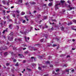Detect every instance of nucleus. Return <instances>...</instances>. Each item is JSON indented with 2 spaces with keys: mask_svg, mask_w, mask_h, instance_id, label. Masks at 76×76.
<instances>
[{
  "mask_svg": "<svg viewBox=\"0 0 76 76\" xmlns=\"http://www.w3.org/2000/svg\"><path fill=\"white\" fill-rule=\"evenodd\" d=\"M13 36H14V34L13 32H11L9 34V36H8V40L11 41H12L13 40Z\"/></svg>",
  "mask_w": 76,
  "mask_h": 76,
  "instance_id": "obj_1",
  "label": "nucleus"
},
{
  "mask_svg": "<svg viewBox=\"0 0 76 76\" xmlns=\"http://www.w3.org/2000/svg\"><path fill=\"white\" fill-rule=\"evenodd\" d=\"M64 2H65L64 1L61 0V3L62 7H64L66 6V4L64 3Z\"/></svg>",
  "mask_w": 76,
  "mask_h": 76,
  "instance_id": "obj_2",
  "label": "nucleus"
},
{
  "mask_svg": "<svg viewBox=\"0 0 76 76\" xmlns=\"http://www.w3.org/2000/svg\"><path fill=\"white\" fill-rule=\"evenodd\" d=\"M8 48L6 47V46H4L3 47L0 48V50H6V49H7Z\"/></svg>",
  "mask_w": 76,
  "mask_h": 76,
  "instance_id": "obj_3",
  "label": "nucleus"
},
{
  "mask_svg": "<svg viewBox=\"0 0 76 76\" xmlns=\"http://www.w3.org/2000/svg\"><path fill=\"white\" fill-rule=\"evenodd\" d=\"M58 5H60V3H59V4H56L55 5V10H57V9H58Z\"/></svg>",
  "mask_w": 76,
  "mask_h": 76,
  "instance_id": "obj_4",
  "label": "nucleus"
},
{
  "mask_svg": "<svg viewBox=\"0 0 76 76\" xmlns=\"http://www.w3.org/2000/svg\"><path fill=\"white\" fill-rule=\"evenodd\" d=\"M18 41H19L20 42L22 41V39H21V38H20L19 39H15V41H16L17 42Z\"/></svg>",
  "mask_w": 76,
  "mask_h": 76,
  "instance_id": "obj_5",
  "label": "nucleus"
},
{
  "mask_svg": "<svg viewBox=\"0 0 76 76\" xmlns=\"http://www.w3.org/2000/svg\"><path fill=\"white\" fill-rule=\"evenodd\" d=\"M24 38H25V40L27 42V40H29V37H28L27 38L26 37H24Z\"/></svg>",
  "mask_w": 76,
  "mask_h": 76,
  "instance_id": "obj_6",
  "label": "nucleus"
},
{
  "mask_svg": "<svg viewBox=\"0 0 76 76\" xmlns=\"http://www.w3.org/2000/svg\"><path fill=\"white\" fill-rule=\"evenodd\" d=\"M18 56H19V57L20 58H22V57H24V56H23V55H20V54H18Z\"/></svg>",
  "mask_w": 76,
  "mask_h": 76,
  "instance_id": "obj_7",
  "label": "nucleus"
},
{
  "mask_svg": "<svg viewBox=\"0 0 76 76\" xmlns=\"http://www.w3.org/2000/svg\"><path fill=\"white\" fill-rule=\"evenodd\" d=\"M68 7L69 8L70 10H72V9H74V7H70V5H69Z\"/></svg>",
  "mask_w": 76,
  "mask_h": 76,
  "instance_id": "obj_8",
  "label": "nucleus"
},
{
  "mask_svg": "<svg viewBox=\"0 0 76 76\" xmlns=\"http://www.w3.org/2000/svg\"><path fill=\"white\" fill-rule=\"evenodd\" d=\"M54 29L53 28V27L51 29H49V31H50V32H51V31H53V30H54Z\"/></svg>",
  "mask_w": 76,
  "mask_h": 76,
  "instance_id": "obj_9",
  "label": "nucleus"
},
{
  "mask_svg": "<svg viewBox=\"0 0 76 76\" xmlns=\"http://www.w3.org/2000/svg\"><path fill=\"white\" fill-rule=\"evenodd\" d=\"M7 52H6L4 53V55L5 56H7Z\"/></svg>",
  "mask_w": 76,
  "mask_h": 76,
  "instance_id": "obj_10",
  "label": "nucleus"
},
{
  "mask_svg": "<svg viewBox=\"0 0 76 76\" xmlns=\"http://www.w3.org/2000/svg\"><path fill=\"white\" fill-rule=\"evenodd\" d=\"M25 13L24 12H22L21 13V15H25Z\"/></svg>",
  "mask_w": 76,
  "mask_h": 76,
  "instance_id": "obj_11",
  "label": "nucleus"
},
{
  "mask_svg": "<svg viewBox=\"0 0 76 76\" xmlns=\"http://www.w3.org/2000/svg\"><path fill=\"white\" fill-rule=\"evenodd\" d=\"M15 66H16L17 67H18L19 66V65L18 64V62H17L16 64L15 65Z\"/></svg>",
  "mask_w": 76,
  "mask_h": 76,
  "instance_id": "obj_12",
  "label": "nucleus"
},
{
  "mask_svg": "<svg viewBox=\"0 0 76 76\" xmlns=\"http://www.w3.org/2000/svg\"><path fill=\"white\" fill-rule=\"evenodd\" d=\"M10 0H8L7 2V5H9V3H10Z\"/></svg>",
  "mask_w": 76,
  "mask_h": 76,
  "instance_id": "obj_13",
  "label": "nucleus"
},
{
  "mask_svg": "<svg viewBox=\"0 0 76 76\" xmlns=\"http://www.w3.org/2000/svg\"><path fill=\"white\" fill-rule=\"evenodd\" d=\"M12 25L10 24L9 25V28L10 29H12Z\"/></svg>",
  "mask_w": 76,
  "mask_h": 76,
  "instance_id": "obj_14",
  "label": "nucleus"
},
{
  "mask_svg": "<svg viewBox=\"0 0 76 76\" xmlns=\"http://www.w3.org/2000/svg\"><path fill=\"white\" fill-rule=\"evenodd\" d=\"M60 28H61V31H64V28L63 27H60Z\"/></svg>",
  "mask_w": 76,
  "mask_h": 76,
  "instance_id": "obj_15",
  "label": "nucleus"
},
{
  "mask_svg": "<svg viewBox=\"0 0 76 76\" xmlns=\"http://www.w3.org/2000/svg\"><path fill=\"white\" fill-rule=\"evenodd\" d=\"M52 3H49L48 4V6H52Z\"/></svg>",
  "mask_w": 76,
  "mask_h": 76,
  "instance_id": "obj_16",
  "label": "nucleus"
},
{
  "mask_svg": "<svg viewBox=\"0 0 76 76\" xmlns=\"http://www.w3.org/2000/svg\"><path fill=\"white\" fill-rule=\"evenodd\" d=\"M72 22H70L69 23H68L67 25L69 26L70 25H72Z\"/></svg>",
  "mask_w": 76,
  "mask_h": 76,
  "instance_id": "obj_17",
  "label": "nucleus"
},
{
  "mask_svg": "<svg viewBox=\"0 0 76 76\" xmlns=\"http://www.w3.org/2000/svg\"><path fill=\"white\" fill-rule=\"evenodd\" d=\"M66 55L65 54H61V56H60V57H64V56H65Z\"/></svg>",
  "mask_w": 76,
  "mask_h": 76,
  "instance_id": "obj_18",
  "label": "nucleus"
},
{
  "mask_svg": "<svg viewBox=\"0 0 76 76\" xmlns=\"http://www.w3.org/2000/svg\"><path fill=\"white\" fill-rule=\"evenodd\" d=\"M56 46H57L56 44H54L52 46V47H56Z\"/></svg>",
  "mask_w": 76,
  "mask_h": 76,
  "instance_id": "obj_19",
  "label": "nucleus"
},
{
  "mask_svg": "<svg viewBox=\"0 0 76 76\" xmlns=\"http://www.w3.org/2000/svg\"><path fill=\"white\" fill-rule=\"evenodd\" d=\"M67 3H69V4H71V1H70L68 0L67 1Z\"/></svg>",
  "mask_w": 76,
  "mask_h": 76,
  "instance_id": "obj_20",
  "label": "nucleus"
},
{
  "mask_svg": "<svg viewBox=\"0 0 76 76\" xmlns=\"http://www.w3.org/2000/svg\"><path fill=\"white\" fill-rule=\"evenodd\" d=\"M65 71L66 72H69V69L67 70V69H65Z\"/></svg>",
  "mask_w": 76,
  "mask_h": 76,
  "instance_id": "obj_21",
  "label": "nucleus"
},
{
  "mask_svg": "<svg viewBox=\"0 0 76 76\" xmlns=\"http://www.w3.org/2000/svg\"><path fill=\"white\" fill-rule=\"evenodd\" d=\"M38 69L39 70H41V67H40L39 66L38 67Z\"/></svg>",
  "mask_w": 76,
  "mask_h": 76,
  "instance_id": "obj_22",
  "label": "nucleus"
},
{
  "mask_svg": "<svg viewBox=\"0 0 76 76\" xmlns=\"http://www.w3.org/2000/svg\"><path fill=\"white\" fill-rule=\"evenodd\" d=\"M17 19H15V23H17Z\"/></svg>",
  "mask_w": 76,
  "mask_h": 76,
  "instance_id": "obj_23",
  "label": "nucleus"
},
{
  "mask_svg": "<svg viewBox=\"0 0 76 76\" xmlns=\"http://www.w3.org/2000/svg\"><path fill=\"white\" fill-rule=\"evenodd\" d=\"M41 16V15H38V18H39Z\"/></svg>",
  "mask_w": 76,
  "mask_h": 76,
  "instance_id": "obj_24",
  "label": "nucleus"
},
{
  "mask_svg": "<svg viewBox=\"0 0 76 76\" xmlns=\"http://www.w3.org/2000/svg\"><path fill=\"white\" fill-rule=\"evenodd\" d=\"M18 2H20V3H22V0H19Z\"/></svg>",
  "mask_w": 76,
  "mask_h": 76,
  "instance_id": "obj_25",
  "label": "nucleus"
},
{
  "mask_svg": "<svg viewBox=\"0 0 76 76\" xmlns=\"http://www.w3.org/2000/svg\"><path fill=\"white\" fill-rule=\"evenodd\" d=\"M73 22H74V23H76V20H73Z\"/></svg>",
  "mask_w": 76,
  "mask_h": 76,
  "instance_id": "obj_26",
  "label": "nucleus"
},
{
  "mask_svg": "<svg viewBox=\"0 0 76 76\" xmlns=\"http://www.w3.org/2000/svg\"><path fill=\"white\" fill-rule=\"evenodd\" d=\"M2 2L4 4H6L5 2H4V1H2Z\"/></svg>",
  "mask_w": 76,
  "mask_h": 76,
  "instance_id": "obj_27",
  "label": "nucleus"
},
{
  "mask_svg": "<svg viewBox=\"0 0 76 76\" xmlns=\"http://www.w3.org/2000/svg\"><path fill=\"white\" fill-rule=\"evenodd\" d=\"M44 41V39H42L40 40V42H42Z\"/></svg>",
  "mask_w": 76,
  "mask_h": 76,
  "instance_id": "obj_28",
  "label": "nucleus"
},
{
  "mask_svg": "<svg viewBox=\"0 0 76 76\" xmlns=\"http://www.w3.org/2000/svg\"><path fill=\"white\" fill-rule=\"evenodd\" d=\"M51 46V44L49 43L48 44V47H50V46Z\"/></svg>",
  "mask_w": 76,
  "mask_h": 76,
  "instance_id": "obj_29",
  "label": "nucleus"
},
{
  "mask_svg": "<svg viewBox=\"0 0 76 76\" xmlns=\"http://www.w3.org/2000/svg\"><path fill=\"white\" fill-rule=\"evenodd\" d=\"M12 16L14 17V18H15V14H12Z\"/></svg>",
  "mask_w": 76,
  "mask_h": 76,
  "instance_id": "obj_30",
  "label": "nucleus"
},
{
  "mask_svg": "<svg viewBox=\"0 0 76 76\" xmlns=\"http://www.w3.org/2000/svg\"><path fill=\"white\" fill-rule=\"evenodd\" d=\"M5 10H3V13H4V15H5Z\"/></svg>",
  "mask_w": 76,
  "mask_h": 76,
  "instance_id": "obj_31",
  "label": "nucleus"
},
{
  "mask_svg": "<svg viewBox=\"0 0 76 76\" xmlns=\"http://www.w3.org/2000/svg\"><path fill=\"white\" fill-rule=\"evenodd\" d=\"M60 70H59V69H57L56 70V72H58V71H59Z\"/></svg>",
  "mask_w": 76,
  "mask_h": 76,
  "instance_id": "obj_32",
  "label": "nucleus"
},
{
  "mask_svg": "<svg viewBox=\"0 0 76 76\" xmlns=\"http://www.w3.org/2000/svg\"><path fill=\"white\" fill-rule=\"evenodd\" d=\"M36 3L34 2H32V4H36Z\"/></svg>",
  "mask_w": 76,
  "mask_h": 76,
  "instance_id": "obj_33",
  "label": "nucleus"
},
{
  "mask_svg": "<svg viewBox=\"0 0 76 76\" xmlns=\"http://www.w3.org/2000/svg\"><path fill=\"white\" fill-rule=\"evenodd\" d=\"M26 62V61L24 60L23 61V63H25Z\"/></svg>",
  "mask_w": 76,
  "mask_h": 76,
  "instance_id": "obj_34",
  "label": "nucleus"
},
{
  "mask_svg": "<svg viewBox=\"0 0 76 76\" xmlns=\"http://www.w3.org/2000/svg\"><path fill=\"white\" fill-rule=\"evenodd\" d=\"M25 22H26V21L25 20H24L23 21V23H25Z\"/></svg>",
  "mask_w": 76,
  "mask_h": 76,
  "instance_id": "obj_35",
  "label": "nucleus"
},
{
  "mask_svg": "<svg viewBox=\"0 0 76 76\" xmlns=\"http://www.w3.org/2000/svg\"><path fill=\"white\" fill-rule=\"evenodd\" d=\"M6 30H4L3 32V34H4V33L5 32H6Z\"/></svg>",
  "mask_w": 76,
  "mask_h": 76,
  "instance_id": "obj_36",
  "label": "nucleus"
},
{
  "mask_svg": "<svg viewBox=\"0 0 76 76\" xmlns=\"http://www.w3.org/2000/svg\"><path fill=\"white\" fill-rule=\"evenodd\" d=\"M27 70H28V71H31V69L29 68H27Z\"/></svg>",
  "mask_w": 76,
  "mask_h": 76,
  "instance_id": "obj_37",
  "label": "nucleus"
},
{
  "mask_svg": "<svg viewBox=\"0 0 76 76\" xmlns=\"http://www.w3.org/2000/svg\"><path fill=\"white\" fill-rule=\"evenodd\" d=\"M9 64H9V63H7V64H6V66H9Z\"/></svg>",
  "mask_w": 76,
  "mask_h": 76,
  "instance_id": "obj_38",
  "label": "nucleus"
},
{
  "mask_svg": "<svg viewBox=\"0 0 76 76\" xmlns=\"http://www.w3.org/2000/svg\"><path fill=\"white\" fill-rule=\"evenodd\" d=\"M35 30H36V31H38V30H39V29H37V28H35Z\"/></svg>",
  "mask_w": 76,
  "mask_h": 76,
  "instance_id": "obj_39",
  "label": "nucleus"
},
{
  "mask_svg": "<svg viewBox=\"0 0 76 76\" xmlns=\"http://www.w3.org/2000/svg\"><path fill=\"white\" fill-rule=\"evenodd\" d=\"M17 13H19V11H18V10H17L16 11Z\"/></svg>",
  "mask_w": 76,
  "mask_h": 76,
  "instance_id": "obj_40",
  "label": "nucleus"
},
{
  "mask_svg": "<svg viewBox=\"0 0 76 76\" xmlns=\"http://www.w3.org/2000/svg\"><path fill=\"white\" fill-rule=\"evenodd\" d=\"M52 21H54V22H56V19H54V20H52Z\"/></svg>",
  "mask_w": 76,
  "mask_h": 76,
  "instance_id": "obj_41",
  "label": "nucleus"
},
{
  "mask_svg": "<svg viewBox=\"0 0 76 76\" xmlns=\"http://www.w3.org/2000/svg\"><path fill=\"white\" fill-rule=\"evenodd\" d=\"M42 67H43V68H45V67H47V66H42Z\"/></svg>",
  "mask_w": 76,
  "mask_h": 76,
  "instance_id": "obj_42",
  "label": "nucleus"
},
{
  "mask_svg": "<svg viewBox=\"0 0 76 76\" xmlns=\"http://www.w3.org/2000/svg\"><path fill=\"white\" fill-rule=\"evenodd\" d=\"M65 10H62V12H65Z\"/></svg>",
  "mask_w": 76,
  "mask_h": 76,
  "instance_id": "obj_43",
  "label": "nucleus"
},
{
  "mask_svg": "<svg viewBox=\"0 0 76 76\" xmlns=\"http://www.w3.org/2000/svg\"><path fill=\"white\" fill-rule=\"evenodd\" d=\"M13 61H14V62H16V60L14 59L13 60Z\"/></svg>",
  "mask_w": 76,
  "mask_h": 76,
  "instance_id": "obj_44",
  "label": "nucleus"
},
{
  "mask_svg": "<svg viewBox=\"0 0 76 76\" xmlns=\"http://www.w3.org/2000/svg\"><path fill=\"white\" fill-rule=\"evenodd\" d=\"M0 25L1 26H2V25H3V23H1L0 24Z\"/></svg>",
  "mask_w": 76,
  "mask_h": 76,
  "instance_id": "obj_45",
  "label": "nucleus"
},
{
  "mask_svg": "<svg viewBox=\"0 0 76 76\" xmlns=\"http://www.w3.org/2000/svg\"><path fill=\"white\" fill-rule=\"evenodd\" d=\"M7 19H9V16H7Z\"/></svg>",
  "mask_w": 76,
  "mask_h": 76,
  "instance_id": "obj_46",
  "label": "nucleus"
},
{
  "mask_svg": "<svg viewBox=\"0 0 76 76\" xmlns=\"http://www.w3.org/2000/svg\"><path fill=\"white\" fill-rule=\"evenodd\" d=\"M17 16L18 18V17H19V14H17Z\"/></svg>",
  "mask_w": 76,
  "mask_h": 76,
  "instance_id": "obj_47",
  "label": "nucleus"
},
{
  "mask_svg": "<svg viewBox=\"0 0 76 76\" xmlns=\"http://www.w3.org/2000/svg\"><path fill=\"white\" fill-rule=\"evenodd\" d=\"M7 13H10V11H7Z\"/></svg>",
  "mask_w": 76,
  "mask_h": 76,
  "instance_id": "obj_48",
  "label": "nucleus"
},
{
  "mask_svg": "<svg viewBox=\"0 0 76 76\" xmlns=\"http://www.w3.org/2000/svg\"><path fill=\"white\" fill-rule=\"evenodd\" d=\"M13 8H14V7L12 6L11 7V9H13Z\"/></svg>",
  "mask_w": 76,
  "mask_h": 76,
  "instance_id": "obj_49",
  "label": "nucleus"
},
{
  "mask_svg": "<svg viewBox=\"0 0 76 76\" xmlns=\"http://www.w3.org/2000/svg\"><path fill=\"white\" fill-rule=\"evenodd\" d=\"M48 26H46L45 28H48Z\"/></svg>",
  "mask_w": 76,
  "mask_h": 76,
  "instance_id": "obj_50",
  "label": "nucleus"
},
{
  "mask_svg": "<svg viewBox=\"0 0 76 76\" xmlns=\"http://www.w3.org/2000/svg\"><path fill=\"white\" fill-rule=\"evenodd\" d=\"M31 59H33V58H34V57H31Z\"/></svg>",
  "mask_w": 76,
  "mask_h": 76,
  "instance_id": "obj_51",
  "label": "nucleus"
},
{
  "mask_svg": "<svg viewBox=\"0 0 76 76\" xmlns=\"http://www.w3.org/2000/svg\"><path fill=\"white\" fill-rule=\"evenodd\" d=\"M46 63H50V61H47L46 62Z\"/></svg>",
  "mask_w": 76,
  "mask_h": 76,
  "instance_id": "obj_52",
  "label": "nucleus"
},
{
  "mask_svg": "<svg viewBox=\"0 0 76 76\" xmlns=\"http://www.w3.org/2000/svg\"><path fill=\"white\" fill-rule=\"evenodd\" d=\"M67 58H68V57H70V56L68 55L66 57Z\"/></svg>",
  "mask_w": 76,
  "mask_h": 76,
  "instance_id": "obj_53",
  "label": "nucleus"
},
{
  "mask_svg": "<svg viewBox=\"0 0 76 76\" xmlns=\"http://www.w3.org/2000/svg\"><path fill=\"white\" fill-rule=\"evenodd\" d=\"M59 40V39H57V38L56 39V41H58Z\"/></svg>",
  "mask_w": 76,
  "mask_h": 76,
  "instance_id": "obj_54",
  "label": "nucleus"
},
{
  "mask_svg": "<svg viewBox=\"0 0 76 76\" xmlns=\"http://www.w3.org/2000/svg\"><path fill=\"white\" fill-rule=\"evenodd\" d=\"M13 50H16V48H13Z\"/></svg>",
  "mask_w": 76,
  "mask_h": 76,
  "instance_id": "obj_55",
  "label": "nucleus"
},
{
  "mask_svg": "<svg viewBox=\"0 0 76 76\" xmlns=\"http://www.w3.org/2000/svg\"><path fill=\"white\" fill-rule=\"evenodd\" d=\"M43 6H47V4H43Z\"/></svg>",
  "mask_w": 76,
  "mask_h": 76,
  "instance_id": "obj_56",
  "label": "nucleus"
},
{
  "mask_svg": "<svg viewBox=\"0 0 76 76\" xmlns=\"http://www.w3.org/2000/svg\"><path fill=\"white\" fill-rule=\"evenodd\" d=\"M75 71V70L74 69H72V72H74Z\"/></svg>",
  "mask_w": 76,
  "mask_h": 76,
  "instance_id": "obj_57",
  "label": "nucleus"
},
{
  "mask_svg": "<svg viewBox=\"0 0 76 76\" xmlns=\"http://www.w3.org/2000/svg\"><path fill=\"white\" fill-rule=\"evenodd\" d=\"M72 41H73V42H75V39H73Z\"/></svg>",
  "mask_w": 76,
  "mask_h": 76,
  "instance_id": "obj_58",
  "label": "nucleus"
},
{
  "mask_svg": "<svg viewBox=\"0 0 76 76\" xmlns=\"http://www.w3.org/2000/svg\"><path fill=\"white\" fill-rule=\"evenodd\" d=\"M44 76H48V75H44Z\"/></svg>",
  "mask_w": 76,
  "mask_h": 76,
  "instance_id": "obj_59",
  "label": "nucleus"
},
{
  "mask_svg": "<svg viewBox=\"0 0 76 76\" xmlns=\"http://www.w3.org/2000/svg\"><path fill=\"white\" fill-rule=\"evenodd\" d=\"M75 50V48H72V50Z\"/></svg>",
  "mask_w": 76,
  "mask_h": 76,
  "instance_id": "obj_60",
  "label": "nucleus"
},
{
  "mask_svg": "<svg viewBox=\"0 0 76 76\" xmlns=\"http://www.w3.org/2000/svg\"><path fill=\"white\" fill-rule=\"evenodd\" d=\"M33 50H34V51H35L37 50V49H34Z\"/></svg>",
  "mask_w": 76,
  "mask_h": 76,
  "instance_id": "obj_61",
  "label": "nucleus"
},
{
  "mask_svg": "<svg viewBox=\"0 0 76 76\" xmlns=\"http://www.w3.org/2000/svg\"><path fill=\"white\" fill-rule=\"evenodd\" d=\"M53 66L52 65H50V67H53Z\"/></svg>",
  "mask_w": 76,
  "mask_h": 76,
  "instance_id": "obj_62",
  "label": "nucleus"
},
{
  "mask_svg": "<svg viewBox=\"0 0 76 76\" xmlns=\"http://www.w3.org/2000/svg\"><path fill=\"white\" fill-rule=\"evenodd\" d=\"M30 28L31 29H33V27H30Z\"/></svg>",
  "mask_w": 76,
  "mask_h": 76,
  "instance_id": "obj_63",
  "label": "nucleus"
},
{
  "mask_svg": "<svg viewBox=\"0 0 76 76\" xmlns=\"http://www.w3.org/2000/svg\"><path fill=\"white\" fill-rule=\"evenodd\" d=\"M28 3H26V5H28Z\"/></svg>",
  "mask_w": 76,
  "mask_h": 76,
  "instance_id": "obj_64",
  "label": "nucleus"
}]
</instances>
